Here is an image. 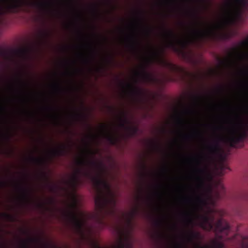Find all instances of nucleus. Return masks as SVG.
<instances>
[{
  "label": "nucleus",
  "instance_id": "nucleus-2",
  "mask_svg": "<svg viewBox=\"0 0 248 248\" xmlns=\"http://www.w3.org/2000/svg\"><path fill=\"white\" fill-rule=\"evenodd\" d=\"M138 207L133 209L129 213V217L127 220V227L124 229H118V237L116 244L112 248H132L135 241L132 233V220L139 213ZM93 248H102L96 242H93Z\"/></svg>",
  "mask_w": 248,
  "mask_h": 248
},
{
  "label": "nucleus",
  "instance_id": "nucleus-52",
  "mask_svg": "<svg viewBox=\"0 0 248 248\" xmlns=\"http://www.w3.org/2000/svg\"><path fill=\"white\" fill-rule=\"evenodd\" d=\"M50 202H54V200H53V199H51Z\"/></svg>",
  "mask_w": 248,
  "mask_h": 248
},
{
  "label": "nucleus",
  "instance_id": "nucleus-48",
  "mask_svg": "<svg viewBox=\"0 0 248 248\" xmlns=\"http://www.w3.org/2000/svg\"><path fill=\"white\" fill-rule=\"evenodd\" d=\"M43 35H44V36H46V35H48V34H46V33H44V34H43Z\"/></svg>",
  "mask_w": 248,
  "mask_h": 248
},
{
  "label": "nucleus",
  "instance_id": "nucleus-47",
  "mask_svg": "<svg viewBox=\"0 0 248 248\" xmlns=\"http://www.w3.org/2000/svg\"><path fill=\"white\" fill-rule=\"evenodd\" d=\"M201 185H203V182H201L200 184L199 185V186H201Z\"/></svg>",
  "mask_w": 248,
  "mask_h": 248
},
{
  "label": "nucleus",
  "instance_id": "nucleus-12",
  "mask_svg": "<svg viewBox=\"0 0 248 248\" xmlns=\"http://www.w3.org/2000/svg\"><path fill=\"white\" fill-rule=\"evenodd\" d=\"M101 128L105 133V136L107 140L110 142L111 144H115L117 141V139L114 135L111 134V133L108 132V126L106 125V124H101Z\"/></svg>",
  "mask_w": 248,
  "mask_h": 248
},
{
  "label": "nucleus",
  "instance_id": "nucleus-27",
  "mask_svg": "<svg viewBox=\"0 0 248 248\" xmlns=\"http://www.w3.org/2000/svg\"><path fill=\"white\" fill-rule=\"evenodd\" d=\"M193 98L195 102L198 103V102L201 101L202 99V97H201V96H199V95H194V96H193Z\"/></svg>",
  "mask_w": 248,
  "mask_h": 248
},
{
  "label": "nucleus",
  "instance_id": "nucleus-21",
  "mask_svg": "<svg viewBox=\"0 0 248 248\" xmlns=\"http://www.w3.org/2000/svg\"><path fill=\"white\" fill-rule=\"evenodd\" d=\"M34 5L41 9H45V8H48L50 6V4H48V3H43V2H36L34 3Z\"/></svg>",
  "mask_w": 248,
  "mask_h": 248
},
{
  "label": "nucleus",
  "instance_id": "nucleus-37",
  "mask_svg": "<svg viewBox=\"0 0 248 248\" xmlns=\"http://www.w3.org/2000/svg\"><path fill=\"white\" fill-rule=\"evenodd\" d=\"M3 52L2 50V49H0V58L1 56H2V55H3Z\"/></svg>",
  "mask_w": 248,
  "mask_h": 248
},
{
  "label": "nucleus",
  "instance_id": "nucleus-36",
  "mask_svg": "<svg viewBox=\"0 0 248 248\" xmlns=\"http://www.w3.org/2000/svg\"><path fill=\"white\" fill-rule=\"evenodd\" d=\"M151 29H149V28H147V34L149 35L150 32H151Z\"/></svg>",
  "mask_w": 248,
  "mask_h": 248
},
{
  "label": "nucleus",
  "instance_id": "nucleus-7",
  "mask_svg": "<svg viewBox=\"0 0 248 248\" xmlns=\"http://www.w3.org/2000/svg\"><path fill=\"white\" fill-rule=\"evenodd\" d=\"M240 127L241 128L240 130L233 129L232 134L227 139V142L232 147H235L238 142L244 141L247 136V129L244 128L242 123L240 125Z\"/></svg>",
  "mask_w": 248,
  "mask_h": 248
},
{
  "label": "nucleus",
  "instance_id": "nucleus-8",
  "mask_svg": "<svg viewBox=\"0 0 248 248\" xmlns=\"http://www.w3.org/2000/svg\"><path fill=\"white\" fill-rule=\"evenodd\" d=\"M247 46H248V39L242 41L240 42V47L232 48V50L229 53V58L227 59L226 62H232V59L234 56H237L240 59H248L247 53H242L241 52L242 47H247Z\"/></svg>",
  "mask_w": 248,
  "mask_h": 248
},
{
  "label": "nucleus",
  "instance_id": "nucleus-54",
  "mask_svg": "<svg viewBox=\"0 0 248 248\" xmlns=\"http://www.w3.org/2000/svg\"><path fill=\"white\" fill-rule=\"evenodd\" d=\"M40 206H41V207H42V206H44V204H40Z\"/></svg>",
  "mask_w": 248,
  "mask_h": 248
},
{
  "label": "nucleus",
  "instance_id": "nucleus-22",
  "mask_svg": "<svg viewBox=\"0 0 248 248\" xmlns=\"http://www.w3.org/2000/svg\"><path fill=\"white\" fill-rule=\"evenodd\" d=\"M183 214L185 216V217L187 222H188V223L193 222L192 219L190 216V214H189V213H184Z\"/></svg>",
  "mask_w": 248,
  "mask_h": 248
},
{
  "label": "nucleus",
  "instance_id": "nucleus-9",
  "mask_svg": "<svg viewBox=\"0 0 248 248\" xmlns=\"http://www.w3.org/2000/svg\"><path fill=\"white\" fill-rule=\"evenodd\" d=\"M221 140L220 137L217 136L214 140L206 146L207 152L210 155H215L218 153L220 149L219 141Z\"/></svg>",
  "mask_w": 248,
  "mask_h": 248
},
{
  "label": "nucleus",
  "instance_id": "nucleus-28",
  "mask_svg": "<svg viewBox=\"0 0 248 248\" xmlns=\"http://www.w3.org/2000/svg\"><path fill=\"white\" fill-rule=\"evenodd\" d=\"M136 45H137V42L134 39V38L132 39V44L131 45V46L132 48H136Z\"/></svg>",
  "mask_w": 248,
  "mask_h": 248
},
{
  "label": "nucleus",
  "instance_id": "nucleus-16",
  "mask_svg": "<svg viewBox=\"0 0 248 248\" xmlns=\"http://www.w3.org/2000/svg\"><path fill=\"white\" fill-rule=\"evenodd\" d=\"M121 122L120 123V125L122 127H126L125 123L127 122L126 118H125L124 120H122L121 118ZM128 130L129 135H136L137 132H138L139 128L136 126H131V127H126Z\"/></svg>",
  "mask_w": 248,
  "mask_h": 248
},
{
  "label": "nucleus",
  "instance_id": "nucleus-20",
  "mask_svg": "<svg viewBox=\"0 0 248 248\" xmlns=\"http://www.w3.org/2000/svg\"><path fill=\"white\" fill-rule=\"evenodd\" d=\"M19 188L23 193V198L24 200L26 201V202H28V201H29V194H30V192H29L28 189H27V188H25V187H21V186H20Z\"/></svg>",
  "mask_w": 248,
  "mask_h": 248
},
{
  "label": "nucleus",
  "instance_id": "nucleus-19",
  "mask_svg": "<svg viewBox=\"0 0 248 248\" xmlns=\"http://www.w3.org/2000/svg\"><path fill=\"white\" fill-rule=\"evenodd\" d=\"M196 163L198 165L196 169V172L198 173H203L205 171L204 169H202L201 167V165L202 163L201 157H196Z\"/></svg>",
  "mask_w": 248,
  "mask_h": 248
},
{
  "label": "nucleus",
  "instance_id": "nucleus-18",
  "mask_svg": "<svg viewBox=\"0 0 248 248\" xmlns=\"http://www.w3.org/2000/svg\"><path fill=\"white\" fill-rule=\"evenodd\" d=\"M201 237V234L198 232H194V231H191L189 232L188 239L190 241H192L193 239H199Z\"/></svg>",
  "mask_w": 248,
  "mask_h": 248
},
{
  "label": "nucleus",
  "instance_id": "nucleus-5",
  "mask_svg": "<svg viewBox=\"0 0 248 248\" xmlns=\"http://www.w3.org/2000/svg\"><path fill=\"white\" fill-rule=\"evenodd\" d=\"M164 49H152V56L151 59L148 60L149 62L151 61L156 62L158 64L163 67H167L171 71H179L181 70L180 67L177 66L174 63H172L170 62L167 61L163 57L164 54Z\"/></svg>",
  "mask_w": 248,
  "mask_h": 248
},
{
  "label": "nucleus",
  "instance_id": "nucleus-32",
  "mask_svg": "<svg viewBox=\"0 0 248 248\" xmlns=\"http://www.w3.org/2000/svg\"><path fill=\"white\" fill-rule=\"evenodd\" d=\"M167 80L168 81H175V79L172 78V77H167Z\"/></svg>",
  "mask_w": 248,
  "mask_h": 248
},
{
  "label": "nucleus",
  "instance_id": "nucleus-55",
  "mask_svg": "<svg viewBox=\"0 0 248 248\" xmlns=\"http://www.w3.org/2000/svg\"><path fill=\"white\" fill-rule=\"evenodd\" d=\"M199 248H205V247H199Z\"/></svg>",
  "mask_w": 248,
  "mask_h": 248
},
{
  "label": "nucleus",
  "instance_id": "nucleus-51",
  "mask_svg": "<svg viewBox=\"0 0 248 248\" xmlns=\"http://www.w3.org/2000/svg\"><path fill=\"white\" fill-rule=\"evenodd\" d=\"M186 137H189V136H189V135H186Z\"/></svg>",
  "mask_w": 248,
  "mask_h": 248
},
{
  "label": "nucleus",
  "instance_id": "nucleus-6",
  "mask_svg": "<svg viewBox=\"0 0 248 248\" xmlns=\"http://www.w3.org/2000/svg\"><path fill=\"white\" fill-rule=\"evenodd\" d=\"M164 35L168 40L167 47L172 48L174 51L177 52L181 51V50L177 47V44H180L182 47H185L189 42V40H185V39L179 38L178 35L175 34V32L173 30H171V29L166 30Z\"/></svg>",
  "mask_w": 248,
  "mask_h": 248
},
{
  "label": "nucleus",
  "instance_id": "nucleus-15",
  "mask_svg": "<svg viewBox=\"0 0 248 248\" xmlns=\"http://www.w3.org/2000/svg\"><path fill=\"white\" fill-rule=\"evenodd\" d=\"M68 151V149L65 145H61L59 148L52 149L51 154L53 156L65 155Z\"/></svg>",
  "mask_w": 248,
  "mask_h": 248
},
{
  "label": "nucleus",
  "instance_id": "nucleus-46",
  "mask_svg": "<svg viewBox=\"0 0 248 248\" xmlns=\"http://www.w3.org/2000/svg\"><path fill=\"white\" fill-rule=\"evenodd\" d=\"M88 151L89 152V153L92 152V151H91V150H90V149H88ZM91 153L93 154L92 152Z\"/></svg>",
  "mask_w": 248,
  "mask_h": 248
},
{
  "label": "nucleus",
  "instance_id": "nucleus-17",
  "mask_svg": "<svg viewBox=\"0 0 248 248\" xmlns=\"http://www.w3.org/2000/svg\"><path fill=\"white\" fill-rule=\"evenodd\" d=\"M126 87H127V88H128L130 90L131 94H142V91L141 89H140V88L139 87H135V86H134V85H132V84H131V83H127V84H126Z\"/></svg>",
  "mask_w": 248,
  "mask_h": 248
},
{
  "label": "nucleus",
  "instance_id": "nucleus-38",
  "mask_svg": "<svg viewBox=\"0 0 248 248\" xmlns=\"http://www.w3.org/2000/svg\"><path fill=\"white\" fill-rule=\"evenodd\" d=\"M3 184H4V183H0V190L2 185H3Z\"/></svg>",
  "mask_w": 248,
  "mask_h": 248
},
{
  "label": "nucleus",
  "instance_id": "nucleus-43",
  "mask_svg": "<svg viewBox=\"0 0 248 248\" xmlns=\"http://www.w3.org/2000/svg\"><path fill=\"white\" fill-rule=\"evenodd\" d=\"M222 190H224V187H223V186H220Z\"/></svg>",
  "mask_w": 248,
  "mask_h": 248
},
{
  "label": "nucleus",
  "instance_id": "nucleus-40",
  "mask_svg": "<svg viewBox=\"0 0 248 248\" xmlns=\"http://www.w3.org/2000/svg\"><path fill=\"white\" fill-rule=\"evenodd\" d=\"M3 10H2V9H1V8H0V15H1V14H3Z\"/></svg>",
  "mask_w": 248,
  "mask_h": 248
},
{
  "label": "nucleus",
  "instance_id": "nucleus-24",
  "mask_svg": "<svg viewBox=\"0 0 248 248\" xmlns=\"http://www.w3.org/2000/svg\"><path fill=\"white\" fill-rule=\"evenodd\" d=\"M29 241H22L20 243V247L22 248H30L29 246Z\"/></svg>",
  "mask_w": 248,
  "mask_h": 248
},
{
  "label": "nucleus",
  "instance_id": "nucleus-10",
  "mask_svg": "<svg viewBox=\"0 0 248 248\" xmlns=\"http://www.w3.org/2000/svg\"><path fill=\"white\" fill-rule=\"evenodd\" d=\"M200 22L199 21H196L195 27L193 30V35L195 38L197 39H201V38H205L210 32V30H204V29H201L198 28V25H200Z\"/></svg>",
  "mask_w": 248,
  "mask_h": 248
},
{
  "label": "nucleus",
  "instance_id": "nucleus-41",
  "mask_svg": "<svg viewBox=\"0 0 248 248\" xmlns=\"http://www.w3.org/2000/svg\"><path fill=\"white\" fill-rule=\"evenodd\" d=\"M24 85L25 87H28V84L27 83V82H26L25 83H24Z\"/></svg>",
  "mask_w": 248,
  "mask_h": 248
},
{
  "label": "nucleus",
  "instance_id": "nucleus-35",
  "mask_svg": "<svg viewBox=\"0 0 248 248\" xmlns=\"http://www.w3.org/2000/svg\"><path fill=\"white\" fill-rule=\"evenodd\" d=\"M178 122L179 124H185V121H183V120H178Z\"/></svg>",
  "mask_w": 248,
  "mask_h": 248
},
{
  "label": "nucleus",
  "instance_id": "nucleus-39",
  "mask_svg": "<svg viewBox=\"0 0 248 248\" xmlns=\"http://www.w3.org/2000/svg\"><path fill=\"white\" fill-rule=\"evenodd\" d=\"M178 247L179 248H186V247H182V245H180V244H178Z\"/></svg>",
  "mask_w": 248,
  "mask_h": 248
},
{
  "label": "nucleus",
  "instance_id": "nucleus-53",
  "mask_svg": "<svg viewBox=\"0 0 248 248\" xmlns=\"http://www.w3.org/2000/svg\"><path fill=\"white\" fill-rule=\"evenodd\" d=\"M197 178H198V179H199V180H200V179H201L200 176H198Z\"/></svg>",
  "mask_w": 248,
  "mask_h": 248
},
{
  "label": "nucleus",
  "instance_id": "nucleus-30",
  "mask_svg": "<svg viewBox=\"0 0 248 248\" xmlns=\"http://www.w3.org/2000/svg\"><path fill=\"white\" fill-rule=\"evenodd\" d=\"M54 86L56 88V89H57L58 90H60V89H61V87L59 83H55L54 85Z\"/></svg>",
  "mask_w": 248,
  "mask_h": 248
},
{
  "label": "nucleus",
  "instance_id": "nucleus-26",
  "mask_svg": "<svg viewBox=\"0 0 248 248\" xmlns=\"http://www.w3.org/2000/svg\"><path fill=\"white\" fill-rule=\"evenodd\" d=\"M30 160L31 161V162H42V159L41 158H38V157H35V156H30Z\"/></svg>",
  "mask_w": 248,
  "mask_h": 248
},
{
  "label": "nucleus",
  "instance_id": "nucleus-42",
  "mask_svg": "<svg viewBox=\"0 0 248 248\" xmlns=\"http://www.w3.org/2000/svg\"><path fill=\"white\" fill-rule=\"evenodd\" d=\"M196 198H197V200H201L200 196H196Z\"/></svg>",
  "mask_w": 248,
  "mask_h": 248
},
{
  "label": "nucleus",
  "instance_id": "nucleus-50",
  "mask_svg": "<svg viewBox=\"0 0 248 248\" xmlns=\"http://www.w3.org/2000/svg\"><path fill=\"white\" fill-rule=\"evenodd\" d=\"M216 128L219 129V128H221V127H216Z\"/></svg>",
  "mask_w": 248,
  "mask_h": 248
},
{
  "label": "nucleus",
  "instance_id": "nucleus-25",
  "mask_svg": "<svg viewBox=\"0 0 248 248\" xmlns=\"http://www.w3.org/2000/svg\"><path fill=\"white\" fill-rule=\"evenodd\" d=\"M220 173H223L225 170L226 169H229V168L227 167V166H226L225 164H223V163H221L220 165Z\"/></svg>",
  "mask_w": 248,
  "mask_h": 248
},
{
  "label": "nucleus",
  "instance_id": "nucleus-58",
  "mask_svg": "<svg viewBox=\"0 0 248 248\" xmlns=\"http://www.w3.org/2000/svg\"><path fill=\"white\" fill-rule=\"evenodd\" d=\"M0 83H1V80H0Z\"/></svg>",
  "mask_w": 248,
  "mask_h": 248
},
{
  "label": "nucleus",
  "instance_id": "nucleus-56",
  "mask_svg": "<svg viewBox=\"0 0 248 248\" xmlns=\"http://www.w3.org/2000/svg\"><path fill=\"white\" fill-rule=\"evenodd\" d=\"M186 112H189V110H188V109H187Z\"/></svg>",
  "mask_w": 248,
  "mask_h": 248
},
{
  "label": "nucleus",
  "instance_id": "nucleus-1",
  "mask_svg": "<svg viewBox=\"0 0 248 248\" xmlns=\"http://www.w3.org/2000/svg\"><path fill=\"white\" fill-rule=\"evenodd\" d=\"M76 164L78 168L72 179L71 184L73 187H76L79 182L80 174L91 177L97 191V195L94 199L96 215L99 218L100 221L103 223V218L105 216H113L116 214V196L112 192L110 186L106 180L101 179L97 176H93L89 171L85 170L88 164L96 165L95 161H89L85 157H80L77 159Z\"/></svg>",
  "mask_w": 248,
  "mask_h": 248
},
{
  "label": "nucleus",
  "instance_id": "nucleus-14",
  "mask_svg": "<svg viewBox=\"0 0 248 248\" xmlns=\"http://www.w3.org/2000/svg\"><path fill=\"white\" fill-rule=\"evenodd\" d=\"M137 75L140 76L143 80L147 81V82H151V81L155 80V78L153 74L148 73L146 70V66L143 65L141 66V70L140 72H137Z\"/></svg>",
  "mask_w": 248,
  "mask_h": 248
},
{
  "label": "nucleus",
  "instance_id": "nucleus-11",
  "mask_svg": "<svg viewBox=\"0 0 248 248\" xmlns=\"http://www.w3.org/2000/svg\"><path fill=\"white\" fill-rule=\"evenodd\" d=\"M240 0H231L227 2L225 5V7L224 9V19L225 21L228 20L230 15L232 14V8L235 5L236 2H238ZM244 1L247 2L248 0H243Z\"/></svg>",
  "mask_w": 248,
  "mask_h": 248
},
{
  "label": "nucleus",
  "instance_id": "nucleus-33",
  "mask_svg": "<svg viewBox=\"0 0 248 248\" xmlns=\"http://www.w3.org/2000/svg\"><path fill=\"white\" fill-rule=\"evenodd\" d=\"M156 224L158 226H160V225H161V224H162V221H161V220H157L156 221Z\"/></svg>",
  "mask_w": 248,
  "mask_h": 248
},
{
  "label": "nucleus",
  "instance_id": "nucleus-13",
  "mask_svg": "<svg viewBox=\"0 0 248 248\" xmlns=\"http://www.w3.org/2000/svg\"><path fill=\"white\" fill-rule=\"evenodd\" d=\"M23 0H13L6 6V9L11 13H16L23 3Z\"/></svg>",
  "mask_w": 248,
  "mask_h": 248
},
{
  "label": "nucleus",
  "instance_id": "nucleus-29",
  "mask_svg": "<svg viewBox=\"0 0 248 248\" xmlns=\"http://www.w3.org/2000/svg\"><path fill=\"white\" fill-rule=\"evenodd\" d=\"M216 192V197L217 199H220L221 198V195L219 192H218L217 189H215Z\"/></svg>",
  "mask_w": 248,
  "mask_h": 248
},
{
  "label": "nucleus",
  "instance_id": "nucleus-4",
  "mask_svg": "<svg viewBox=\"0 0 248 248\" xmlns=\"http://www.w3.org/2000/svg\"><path fill=\"white\" fill-rule=\"evenodd\" d=\"M74 200L75 202L71 204L70 208L66 210V211H63L62 214L66 219L71 223L76 230L82 234V233H84L86 225V221L84 219L85 215L84 213H80V215L82 217L79 218L78 217L75 211V209H77V207L76 198H75Z\"/></svg>",
  "mask_w": 248,
  "mask_h": 248
},
{
  "label": "nucleus",
  "instance_id": "nucleus-49",
  "mask_svg": "<svg viewBox=\"0 0 248 248\" xmlns=\"http://www.w3.org/2000/svg\"><path fill=\"white\" fill-rule=\"evenodd\" d=\"M78 116H81L82 117H84V116H83V115H78Z\"/></svg>",
  "mask_w": 248,
  "mask_h": 248
},
{
  "label": "nucleus",
  "instance_id": "nucleus-34",
  "mask_svg": "<svg viewBox=\"0 0 248 248\" xmlns=\"http://www.w3.org/2000/svg\"><path fill=\"white\" fill-rule=\"evenodd\" d=\"M93 9L94 10V11L95 12H96V13H97V6H96V5H93Z\"/></svg>",
  "mask_w": 248,
  "mask_h": 248
},
{
  "label": "nucleus",
  "instance_id": "nucleus-3",
  "mask_svg": "<svg viewBox=\"0 0 248 248\" xmlns=\"http://www.w3.org/2000/svg\"><path fill=\"white\" fill-rule=\"evenodd\" d=\"M200 226L205 230H212L214 229L215 232L218 233H224L228 234L230 230V225L228 222L223 220L219 219L215 223H214V216L203 215H197Z\"/></svg>",
  "mask_w": 248,
  "mask_h": 248
},
{
  "label": "nucleus",
  "instance_id": "nucleus-44",
  "mask_svg": "<svg viewBox=\"0 0 248 248\" xmlns=\"http://www.w3.org/2000/svg\"><path fill=\"white\" fill-rule=\"evenodd\" d=\"M90 137H92V138H94V137H95L94 136H93V135H91Z\"/></svg>",
  "mask_w": 248,
  "mask_h": 248
},
{
  "label": "nucleus",
  "instance_id": "nucleus-23",
  "mask_svg": "<svg viewBox=\"0 0 248 248\" xmlns=\"http://www.w3.org/2000/svg\"><path fill=\"white\" fill-rule=\"evenodd\" d=\"M2 215L8 220H10L11 221L14 220L15 218L13 215H9V214H6V213L3 214Z\"/></svg>",
  "mask_w": 248,
  "mask_h": 248
},
{
  "label": "nucleus",
  "instance_id": "nucleus-31",
  "mask_svg": "<svg viewBox=\"0 0 248 248\" xmlns=\"http://www.w3.org/2000/svg\"><path fill=\"white\" fill-rule=\"evenodd\" d=\"M185 200L186 201V202H192V198H191V197H186V198H185Z\"/></svg>",
  "mask_w": 248,
  "mask_h": 248
},
{
  "label": "nucleus",
  "instance_id": "nucleus-57",
  "mask_svg": "<svg viewBox=\"0 0 248 248\" xmlns=\"http://www.w3.org/2000/svg\"><path fill=\"white\" fill-rule=\"evenodd\" d=\"M55 117H58V116H57V115H55Z\"/></svg>",
  "mask_w": 248,
  "mask_h": 248
},
{
  "label": "nucleus",
  "instance_id": "nucleus-45",
  "mask_svg": "<svg viewBox=\"0 0 248 248\" xmlns=\"http://www.w3.org/2000/svg\"><path fill=\"white\" fill-rule=\"evenodd\" d=\"M193 15L195 16L196 17H197V15L196 13H193Z\"/></svg>",
  "mask_w": 248,
  "mask_h": 248
}]
</instances>
